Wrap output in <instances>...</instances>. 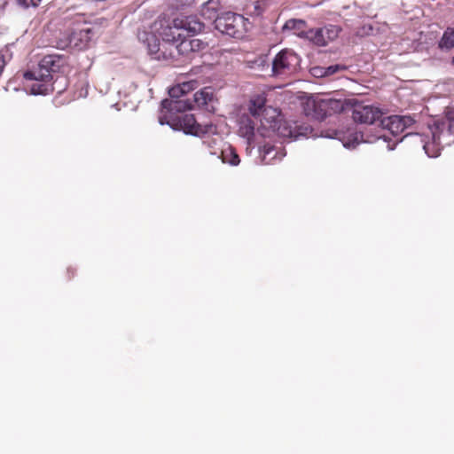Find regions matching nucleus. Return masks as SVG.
<instances>
[{
	"instance_id": "f257e3e1",
	"label": "nucleus",
	"mask_w": 454,
	"mask_h": 454,
	"mask_svg": "<svg viewBox=\"0 0 454 454\" xmlns=\"http://www.w3.org/2000/svg\"><path fill=\"white\" fill-rule=\"evenodd\" d=\"M68 69L67 58L64 55L49 54L39 62L36 70L24 72V85L34 95L53 92L59 79L66 80L63 74Z\"/></svg>"
},
{
	"instance_id": "f03ea898",
	"label": "nucleus",
	"mask_w": 454,
	"mask_h": 454,
	"mask_svg": "<svg viewBox=\"0 0 454 454\" xmlns=\"http://www.w3.org/2000/svg\"><path fill=\"white\" fill-rule=\"evenodd\" d=\"M344 108L343 102L332 98H310L304 104V113L308 117L323 121L327 116L340 113Z\"/></svg>"
},
{
	"instance_id": "7ed1b4c3",
	"label": "nucleus",
	"mask_w": 454,
	"mask_h": 454,
	"mask_svg": "<svg viewBox=\"0 0 454 454\" xmlns=\"http://www.w3.org/2000/svg\"><path fill=\"white\" fill-rule=\"evenodd\" d=\"M145 35L149 53L155 55L156 59H160L162 58V52L165 51L167 53L170 49V44L173 43L175 45L184 35L181 27L175 26L173 20L171 25L166 27L161 33L162 43L153 34L145 33Z\"/></svg>"
},
{
	"instance_id": "20e7f679",
	"label": "nucleus",
	"mask_w": 454,
	"mask_h": 454,
	"mask_svg": "<svg viewBox=\"0 0 454 454\" xmlns=\"http://www.w3.org/2000/svg\"><path fill=\"white\" fill-rule=\"evenodd\" d=\"M433 145L437 146L450 145L454 143V107H450L445 116L429 127Z\"/></svg>"
},
{
	"instance_id": "39448f33",
	"label": "nucleus",
	"mask_w": 454,
	"mask_h": 454,
	"mask_svg": "<svg viewBox=\"0 0 454 454\" xmlns=\"http://www.w3.org/2000/svg\"><path fill=\"white\" fill-rule=\"evenodd\" d=\"M260 121V126L257 127V132L262 137L269 136V132H278L280 136L291 135L286 133L287 123L282 121L281 112L278 108L268 106L261 116L256 119Z\"/></svg>"
},
{
	"instance_id": "423d86ee",
	"label": "nucleus",
	"mask_w": 454,
	"mask_h": 454,
	"mask_svg": "<svg viewBox=\"0 0 454 454\" xmlns=\"http://www.w3.org/2000/svg\"><path fill=\"white\" fill-rule=\"evenodd\" d=\"M247 19L234 12H224L215 20V26L222 34L239 38L247 32Z\"/></svg>"
},
{
	"instance_id": "0eeeda50",
	"label": "nucleus",
	"mask_w": 454,
	"mask_h": 454,
	"mask_svg": "<svg viewBox=\"0 0 454 454\" xmlns=\"http://www.w3.org/2000/svg\"><path fill=\"white\" fill-rule=\"evenodd\" d=\"M301 59L293 50L280 51L272 61V74L275 76L290 75L300 67Z\"/></svg>"
},
{
	"instance_id": "6e6552de",
	"label": "nucleus",
	"mask_w": 454,
	"mask_h": 454,
	"mask_svg": "<svg viewBox=\"0 0 454 454\" xmlns=\"http://www.w3.org/2000/svg\"><path fill=\"white\" fill-rule=\"evenodd\" d=\"M341 31L337 25L327 24L323 27L312 28L309 32V42L318 47L326 46L329 43L336 40Z\"/></svg>"
},
{
	"instance_id": "1a4fd4ad",
	"label": "nucleus",
	"mask_w": 454,
	"mask_h": 454,
	"mask_svg": "<svg viewBox=\"0 0 454 454\" xmlns=\"http://www.w3.org/2000/svg\"><path fill=\"white\" fill-rule=\"evenodd\" d=\"M383 114L381 109L369 105H355L352 110L354 121L361 124L380 123Z\"/></svg>"
},
{
	"instance_id": "9d476101",
	"label": "nucleus",
	"mask_w": 454,
	"mask_h": 454,
	"mask_svg": "<svg viewBox=\"0 0 454 454\" xmlns=\"http://www.w3.org/2000/svg\"><path fill=\"white\" fill-rule=\"evenodd\" d=\"M178 125L185 133L192 136L201 137L209 134L215 127L212 124H199L192 114H184L178 117Z\"/></svg>"
},
{
	"instance_id": "9b49d317",
	"label": "nucleus",
	"mask_w": 454,
	"mask_h": 454,
	"mask_svg": "<svg viewBox=\"0 0 454 454\" xmlns=\"http://www.w3.org/2000/svg\"><path fill=\"white\" fill-rule=\"evenodd\" d=\"M413 122L414 120L410 116L391 115L384 117L382 115L378 125L383 129L388 130L392 135L398 136Z\"/></svg>"
},
{
	"instance_id": "f8f14e48",
	"label": "nucleus",
	"mask_w": 454,
	"mask_h": 454,
	"mask_svg": "<svg viewBox=\"0 0 454 454\" xmlns=\"http://www.w3.org/2000/svg\"><path fill=\"white\" fill-rule=\"evenodd\" d=\"M92 35L93 31L90 27H77L68 35V43L78 50H83L87 48Z\"/></svg>"
},
{
	"instance_id": "ddd939ff",
	"label": "nucleus",
	"mask_w": 454,
	"mask_h": 454,
	"mask_svg": "<svg viewBox=\"0 0 454 454\" xmlns=\"http://www.w3.org/2000/svg\"><path fill=\"white\" fill-rule=\"evenodd\" d=\"M257 131V127L254 120L251 115L244 114L239 121V135L247 139V145H251L254 142V137Z\"/></svg>"
},
{
	"instance_id": "4468645a",
	"label": "nucleus",
	"mask_w": 454,
	"mask_h": 454,
	"mask_svg": "<svg viewBox=\"0 0 454 454\" xmlns=\"http://www.w3.org/2000/svg\"><path fill=\"white\" fill-rule=\"evenodd\" d=\"M191 54H192V50L188 39L184 35L175 45L173 43L170 44L168 55L165 51L162 52V58L175 59L179 56L189 58Z\"/></svg>"
},
{
	"instance_id": "2eb2a0df",
	"label": "nucleus",
	"mask_w": 454,
	"mask_h": 454,
	"mask_svg": "<svg viewBox=\"0 0 454 454\" xmlns=\"http://www.w3.org/2000/svg\"><path fill=\"white\" fill-rule=\"evenodd\" d=\"M174 24L181 27L182 31L192 34L200 32L204 27V24L196 16L177 17L174 19Z\"/></svg>"
},
{
	"instance_id": "dca6fc26",
	"label": "nucleus",
	"mask_w": 454,
	"mask_h": 454,
	"mask_svg": "<svg viewBox=\"0 0 454 454\" xmlns=\"http://www.w3.org/2000/svg\"><path fill=\"white\" fill-rule=\"evenodd\" d=\"M283 29L290 30L296 36L309 41L310 36L309 32L312 28H309L307 22L303 20L291 19L285 23Z\"/></svg>"
},
{
	"instance_id": "f3484780",
	"label": "nucleus",
	"mask_w": 454,
	"mask_h": 454,
	"mask_svg": "<svg viewBox=\"0 0 454 454\" xmlns=\"http://www.w3.org/2000/svg\"><path fill=\"white\" fill-rule=\"evenodd\" d=\"M266 102L267 99L263 94L254 95L250 98L248 102V112L254 120L261 116L264 109L268 108L269 106H266Z\"/></svg>"
},
{
	"instance_id": "a211bd4d",
	"label": "nucleus",
	"mask_w": 454,
	"mask_h": 454,
	"mask_svg": "<svg viewBox=\"0 0 454 454\" xmlns=\"http://www.w3.org/2000/svg\"><path fill=\"white\" fill-rule=\"evenodd\" d=\"M162 106L164 108L168 109L169 111H176L179 113H183L186 110H191L194 108V105L192 100L190 99H165L162 101Z\"/></svg>"
},
{
	"instance_id": "6ab92c4d",
	"label": "nucleus",
	"mask_w": 454,
	"mask_h": 454,
	"mask_svg": "<svg viewBox=\"0 0 454 454\" xmlns=\"http://www.w3.org/2000/svg\"><path fill=\"white\" fill-rule=\"evenodd\" d=\"M214 98V90L211 87H205L193 95L194 107H205Z\"/></svg>"
},
{
	"instance_id": "aec40b11",
	"label": "nucleus",
	"mask_w": 454,
	"mask_h": 454,
	"mask_svg": "<svg viewBox=\"0 0 454 454\" xmlns=\"http://www.w3.org/2000/svg\"><path fill=\"white\" fill-rule=\"evenodd\" d=\"M219 158L223 163L229 164L231 166H238L240 163V158L236 152V149L231 145H228L221 150Z\"/></svg>"
},
{
	"instance_id": "412c9836",
	"label": "nucleus",
	"mask_w": 454,
	"mask_h": 454,
	"mask_svg": "<svg viewBox=\"0 0 454 454\" xmlns=\"http://www.w3.org/2000/svg\"><path fill=\"white\" fill-rule=\"evenodd\" d=\"M203 145L208 150L209 153L212 155H218L221 153V150L223 149L220 145L222 143L221 138L214 137L210 136H207L203 138Z\"/></svg>"
},
{
	"instance_id": "4be33fe9",
	"label": "nucleus",
	"mask_w": 454,
	"mask_h": 454,
	"mask_svg": "<svg viewBox=\"0 0 454 454\" xmlns=\"http://www.w3.org/2000/svg\"><path fill=\"white\" fill-rule=\"evenodd\" d=\"M286 133H291V135H286L285 137L297 138L300 136L307 137L309 134L312 132V129L309 125H297L294 123V127L287 125Z\"/></svg>"
},
{
	"instance_id": "5701e85b",
	"label": "nucleus",
	"mask_w": 454,
	"mask_h": 454,
	"mask_svg": "<svg viewBox=\"0 0 454 454\" xmlns=\"http://www.w3.org/2000/svg\"><path fill=\"white\" fill-rule=\"evenodd\" d=\"M220 8V1L219 0H208L206 2L201 9V12L203 15H207L209 19H212L215 16L217 11Z\"/></svg>"
},
{
	"instance_id": "b1692460",
	"label": "nucleus",
	"mask_w": 454,
	"mask_h": 454,
	"mask_svg": "<svg viewBox=\"0 0 454 454\" xmlns=\"http://www.w3.org/2000/svg\"><path fill=\"white\" fill-rule=\"evenodd\" d=\"M440 48L451 49L454 47V28H447L439 42Z\"/></svg>"
},
{
	"instance_id": "393cba45",
	"label": "nucleus",
	"mask_w": 454,
	"mask_h": 454,
	"mask_svg": "<svg viewBox=\"0 0 454 454\" xmlns=\"http://www.w3.org/2000/svg\"><path fill=\"white\" fill-rule=\"evenodd\" d=\"M192 53L200 52L207 47V43L199 38H187Z\"/></svg>"
},
{
	"instance_id": "a878e982",
	"label": "nucleus",
	"mask_w": 454,
	"mask_h": 454,
	"mask_svg": "<svg viewBox=\"0 0 454 454\" xmlns=\"http://www.w3.org/2000/svg\"><path fill=\"white\" fill-rule=\"evenodd\" d=\"M198 84L199 83L197 81L191 80L188 82H183L179 85H180L181 90H183V93L186 94L189 91L195 90L198 87Z\"/></svg>"
},
{
	"instance_id": "bb28decb",
	"label": "nucleus",
	"mask_w": 454,
	"mask_h": 454,
	"mask_svg": "<svg viewBox=\"0 0 454 454\" xmlns=\"http://www.w3.org/2000/svg\"><path fill=\"white\" fill-rule=\"evenodd\" d=\"M346 69H347V67L344 65H340V64L332 65V66L325 67V76H330V75H333L340 71H344Z\"/></svg>"
},
{
	"instance_id": "cd10ccee",
	"label": "nucleus",
	"mask_w": 454,
	"mask_h": 454,
	"mask_svg": "<svg viewBox=\"0 0 454 454\" xmlns=\"http://www.w3.org/2000/svg\"><path fill=\"white\" fill-rule=\"evenodd\" d=\"M274 151V147L270 145H265L262 148V160L265 164H269L270 160H267V156L270 155Z\"/></svg>"
},
{
	"instance_id": "c85d7f7f",
	"label": "nucleus",
	"mask_w": 454,
	"mask_h": 454,
	"mask_svg": "<svg viewBox=\"0 0 454 454\" xmlns=\"http://www.w3.org/2000/svg\"><path fill=\"white\" fill-rule=\"evenodd\" d=\"M184 95L183 93V90H181L180 88V85L178 84L177 86H174L172 87L170 90H169V96L174 98H176L178 99V98L180 96Z\"/></svg>"
},
{
	"instance_id": "c756f323",
	"label": "nucleus",
	"mask_w": 454,
	"mask_h": 454,
	"mask_svg": "<svg viewBox=\"0 0 454 454\" xmlns=\"http://www.w3.org/2000/svg\"><path fill=\"white\" fill-rule=\"evenodd\" d=\"M325 67H314L312 69V74L313 75L317 76V77H324L325 76Z\"/></svg>"
},
{
	"instance_id": "7c9ffc66",
	"label": "nucleus",
	"mask_w": 454,
	"mask_h": 454,
	"mask_svg": "<svg viewBox=\"0 0 454 454\" xmlns=\"http://www.w3.org/2000/svg\"><path fill=\"white\" fill-rule=\"evenodd\" d=\"M17 1V4L22 7V8H28L31 4H30V0H16Z\"/></svg>"
},
{
	"instance_id": "2f4dec72",
	"label": "nucleus",
	"mask_w": 454,
	"mask_h": 454,
	"mask_svg": "<svg viewBox=\"0 0 454 454\" xmlns=\"http://www.w3.org/2000/svg\"><path fill=\"white\" fill-rule=\"evenodd\" d=\"M42 0H30V4L34 7H37Z\"/></svg>"
},
{
	"instance_id": "473e14b6",
	"label": "nucleus",
	"mask_w": 454,
	"mask_h": 454,
	"mask_svg": "<svg viewBox=\"0 0 454 454\" xmlns=\"http://www.w3.org/2000/svg\"><path fill=\"white\" fill-rule=\"evenodd\" d=\"M429 146H430V143H428V142L425 143V145H424V146H423V147H424V149H425L426 153H427V152H428V148H429Z\"/></svg>"
},
{
	"instance_id": "72a5a7b5",
	"label": "nucleus",
	"mask_w": 454,
	"mask_h": 454,
	"mask_svg": "<svg viewBox=\"0 0 454 454\" xmlns=\"http://www.w3.org/2000/svg\"><path fill=\"white\" fill-rule=\"evenodd\" d=\"M67 271L70 272L69 278H73L74 276V271L73 270L68 269Z\"/></svg>"
}]
</instances>
